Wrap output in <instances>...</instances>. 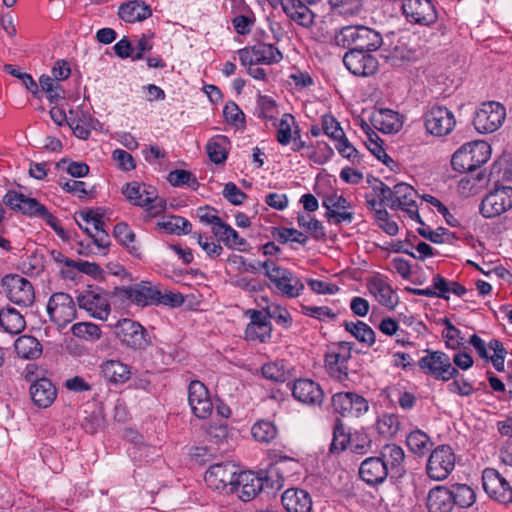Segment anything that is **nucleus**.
Instances as JSON below:
<instances>
[{"label":"nucleus","instance_id":"19","mask_svg":"<svg viewBox=\"0 0 512 512\" xmlns=\"http://www.w3.org/2000/svg\"><path fill=\"white\" fill-rule=\"evenodd\" d=\"M334 411L343 417H360L369 409L368 401L353 392H339L332 397Z\"/></svg>","mask_w":512,"mask_h":512},{"label":"nucleus","instance_id":"8","mask_svg":"<svg viewBox=\"0 0 512 512\" xmlns=\"http://www.w3.org/2000/svg\"><path fill=\"white\" fill-rule=\"evenodd\" d=\"M505 118V107L499 102L488 101L482 103L475 112L473 125L479 133H493L503 125Z\"/></svg>","mask_w":512,"mask_h":512},{"label":"nucleus","instance_id":"30","mask_svg":"<svg viewBox=\"0 0 512 512\" xmlns=\"http://www.w3.org/2000/svg\"><path fill=\"white\" fill-rule=\"evenodd\" d=\"M285 14L303 27H310L314 22V13L302 0H280Z\"/></svg>","mask_w":512,"mask_h":512},{"label":"nucleus","instance_id":"32","mask_svg":"<svg viewBox=\"0 0 512 512\" xmlns=\"http://www.w3.org/2000/svg\"><path fill=\"white\" fill-rule=\"evenodd\" d=\"M152 15V9L143 1H128L118 9V16L127 23L143 21Z\"/></svg>","mask_w":512,"mask_h":512},{"label":"nucleus","instance_id":"45","mask_svg":"<svg viewBox=\"0 0 512 512\" xmlns=\"http://www.w3.org/2000/svg\"><path fill=\"white\" fill-rule=\"evenodd\" d=\"M228 139L225 136L218 135L210 139L206 145V151L209 159L215 164H221L227 159Z\"/></svg>","mask_w":512,"mask_h":512},{"label":"nucleus","instance_id":"24","mask_svg":"<svg viewBox=\"0 0 512 512\" xmlns=\"http://www.w3.org/2000/svg\"><path fill=\"white\" fill-rule=\"evenodd\" d=\"M293 397L307 405H321L324 400V392L320 385L311 379H298L292 386Z\"/></svg>","mask_w":512,"mask_h":512},{"label":"nucleus","instance_id":"12","mask_svg":"<svg viewBox=\"0 0 512 512\" xmlns=\"http://www.w3.org/2000/svg\"><path fill=\"white\" fill-rule=\"evenodd\" d=\"M353 344L341 341L329 349L325 355V366L329 374L339 381L348 379L347 362L351 358Z\"/></svg>","mask_w":512,"mask_h":512},{"label":"nucleus","instance_id":"15","mask_svg":"<svg viewBox=\"0 0 512 512\" xmlns=\"http://www.w3.org/2000/svg\"><path fill=\"white\" fill-rule=\"evenodd\" d=\"M77 303L80 309L87 311L93 318L106 320L110 314L107 294L100 288H89L80 292L77 296Z\"/></svg>","mask_w":512,"mask_h":512},{"label":"nucleus","instance_id":"64","mask_svg":"<svg viewBox=\"0 0 512 512\" xmlns=\"http://www.w3.org/2000/svg\"><path fill=\"white\" fill-rule=\"evenodd\" d=\"M223 196L233 205H241L247 198V195L233 182L225 184Z\"/></svg>","mask_w":512,"mask_h":512},{"label":"nucleus","instance_id":"35","mask_svg":"<svg viewBox=\"0 0 512 512\" xmlns=\"http://www.w3.org/2000/svg\"><path fill=\"white\" fill-rule=\"evenodd\" d=\"M68 126L76 137L85 140L94 128V119L88 112L70 110Z\"/></svg>","mask_w":512,"mask_h":512},{"label":"nucleus","instance_id":"20","mask_svg":"<svg viewBox=\"0 0 512 512\" xmlns=\"http://www.w3.org/2000/svg\"><path fill=\"white\" fill-rule=\"evenodd\" d=\"M50 319L61 325L72 322L76 318V308L73 298L63 292L54 293L47 304Z\"/></svg>","mask_w":512,"mask_h":512},{"label":"nucleus","instance_id":"10","mask_svg":"<svg viewBox=\"0 0 512 512\" xmlns=\"http://www.w3.org/2000/svg\"><path fill=\"white\" fill-rule=\"evenodd\" d=\"M482 485L491 499L503 505L512 503V487L496 469L486 468L483 470Z\"/></svg>","mask_w":512,"mask_h":512},{"label":"nucleus","instance_id":"52","mask_svg":"<svg viewBox=\"0 0 512 512\" xmlns=\"http://www.w3.org/2000/svg\"><path fill=\"white\" fill-rule=\"evenodd\" d=\"M167 179L173 186L187 185L193 190H197V188L199 187V182L197 178L190 171L187 170L177 169L171 171L168 174Z\"/></svg>","mask_w":512,"mask_h":512},{"label":"nucleus","instance_id":"23","mask_svg":"<svg viewBox=\"0 0 512 512\" xmlns=\"http://www.w3.org/2000/svg\"><path fill=\"white\" fill-rule=\"evenodd\" d=\"M402 9L410 22L430 25L437 19L435 7L430 0H404Z\"/></svg>","mask_w":512,"mask_h":512},{"label":"nucleus","instance_id":"61","mask_svg":"<svg viewBox=\"0 0 512 512\" xmlns=\"http://www.w3.org/2000/svg\"><path fill=\"white\" fill-rule=\"evenodd\" d=\"M103 422L101 411L94 410L84 417L81 425L87 433L95 434L103 426Z\"/></svg>","mask_w":512,"mask_h":512},{"label":"nucleus","instance_id":"56","mask_svg":"<svg viewBox=\"0 0 512 512\" xmlns=\"http://www.w3.org/2000/svg\"><path fill=\"white\" fill-rule=\"evenodd\" d=\"M299 227L307 229L311 232L315 239H323L325 237L324 227L322 223L312 218L310 215L299 214L297 217Z\"/></svg>","mask_w":512,"mask_h":512},{"label":"nucleus","instance_id":"25","mask_svg":"<svg viewBox=\"0 0 512 512\" xmlns=\"http://www.w3.org/2000/svg\"><path fill=\"white\" fill-rule=\"evenodd\" d=\"M124 296L139 306L156 305L160 289L151 282L140 283L125 287Z\"/></svg>","mask_w":512,"mask_h":512},{"label":"nucleus","instance_id":"50","mask_svg":"<svg viewBox=\"0 0 512 512\" xmlns=\"http://www.w3.org/2000/svg\"><path fill=\"white\" fill-rule=\"evenodd\" d=\"M55 80L56 79L48 75H42L39 78V85L42 91L47 94V98L50 102H57L59 99L64 98V90Z\"/></svg>","mask_w":512,"mask_h":512},{"label":"nucleus","instance_id":"26","mask_svg":"<svg viewBox=\"0 0 512 512\" xmlns=\"http://www.w3.org/2000/svg\"><path fill=\"white\" fill-rule=\"evenodd\" d=\"M272 326L262 311L253 310L250 323L245 329V338L249 341L266 342L271 337Z\"/></svg>","mask_w":512,"mask_h":512},{"label":"nucleus","instance_id":"22","mask_svg":"<svg viewBox=\"0 0 512 512\" xmlns=\"http://www.w3.org/2000/svg\"><path fill=\"white\" fill-rule=\"evenodd\" d=\"M188 403L193 414L200 419L209 417L213 411L207 387L198 380H193L188 386Z\"/></svg>","mask_w":512,"mask_h":512},{"label":"nucleus","instance_id":"36","mask_svg":"<svg viewBox=\"0 0 512 512\" xmlns=\"http://www.w3.org/2000/svg\"><path fill=\"white\" fill-rule=\"evenodd\" d=\"M371 121L376 129L384 133L397 132L402 127L399 114L390 109H380L373 113Z\"/></svg>","mask_w":512,"mask_h":512},{"label":"nucleus","instance_id":"43","mask_svg":"<svg viewBox=\"0 0 512 512\" xmlns=\"http://www.w3.org/2000/svg\"><path fill=\"white\" fill-rule=\"evenodd\" d=\"M406 444L409 450L418 456H424L433 446L430 437L419 429L414 430L407 435Z\"/></svg>","mask_w":512,"mask_h":512},{"label":"nucleus","instance_id":"60","mask_svg":"<svg viewBox=\"0 0 512 512\" xmlns=\"http://www.w3.org/2000/svg\"><path fill=\"white\" fill-rule=\"evenodd\" d=\"M321 125L323 132L331 139L336 140L339 137H343L344 131L334 116L330 114L323 115Z\"/></svg>","mask_w":512,"mask_h":512},{"label":"nucleus","instance_id":"59","mask_svg":"<svg viewBox=\"0 0 512 512\" xmlns=\"http://www.w3.org/2000/svg\"><path fill=\"white\" fill-rule=\"evenodd\" d=\"M192 237L210 258H216L222 254V246L212 241L211 238H204L200 232H193Z\"/></svg>","mask_w":512,"mask_h":512},{"label":"nucleus","instance_id":"33","mask_svg":"<svg viewBox=\"0 0 512 512\" xmlns=\"http://www.w3.org/2000/svg\"><path fill=\"white\" fill-rule=\"evenodd\" d=\"M122 193L131 204L140 207L148 206L154 199V188L136 181L126 184Z\"/></svg>","mask_w":512,"mask_h":512},{"label":"nucleus","instance_id":"41","mask_svg":"<svg viewBox=\"0 0 512 512\" xmlns=\"http://www.w3.org/2000/svg\"><path fill=\"white\" fill-rule=\"evenodd\" d=\"M17 355L23 359H36L41 355L42 346L33 336L22 335L14 344Z\"/></svg>","mask_w":512,"mask_h":512},{"label":"nucleus","instance_id":"11","mask_svg":"<svg viewBox=\"0 0 512 512\" xmlns=\"http://www.w3.org/2000/svg\"><path fill=\"white\" fill-rule=\"evenodd\" d=\"M1 285L11 302L25 307L34 302V289L26 278L17 274L6 275L2 279Z\"/></svg>","mask_w":512,"mask_h":512},{"label":"nucleus","instance_id":"48","mask_svg":"<svg viewBox=\"0 0 512 512\" xmlns=\"http://www.w3.org/2000/svg\"><path fill=\"white\" fill-rule=\"evenodd\" d=\"M346 331L351 333L358 341L372 346L375 343V333L372 328L362 321L345 322Z\"/></svg>","mask_w":512,"mask_h":512},{"label":"nucleus","instance_id":"27","mask_svg":"<svg viewBox=\"0 0 512 512\" xmlns=\"http://www.w3.org/2000/svg\"><path fill=\"white\" fill-rule=\"evenodd\" d=\"M359 475L363 481L371 486L383 483L388 477V468L379 457L365 459L359 468Z\"/></svg>","mask_w":512,"mask_h":512},{"label":"nucleus","instance_id":"58","mask_svg":"<svg viewBox=\"0 0 512 512\" xmlns=\"http://www.w3.org/2000/svg\"><path fill=\"white\" fill-rule=\"evenodd\" d=\"M276 112V103L275 101L264 95H259L257 99V108L256 114L259 118L265 120H273L274 113Z\"/></svg>","mask_w":512,"mask_h":512},{"label":"nucleus","instance_id":"7","mask_svg":"<svg viewBox=\"0 0 512 512\" xmlns=\"http://www.w3.org/2000/svg\"><path fill=\"white\" fill-rule=\"evenodd\" d=\"M239 472V467L231 461L216 463L208 468L204 480L212 490L235 493V482Z\"/></svg>","mask_w":512,"mask_h":512},{"label":"nucleus","instance_id":"40","mask_svg":"<svg viewBox=\"0 0 512 512\" xmlns=\"http://www.w3.org/2000/svg\"><path fill=\"white\" fill-rule=\"evenodd\" d=\"M0 325L10 334H19L26 327L24 317L15 308H5L0 311Z\"/></svg>","mask_w":512,"mask_h":512},{"label":"nucleus","instance_id":"21","mask_svg":"<svg viewBox=\"0 0 512 512\" xmlns=\"http://www.w3.org/2000/svg\"><path fill=\"white\" fill-rule=\"evenodd\" d=\"M427 131L435 136L449 134L455 124L454 114L444 106H434L424 116Z\"/></svg>","mask_w":512,"mask_h":512},{"label":"nucleus","instance_id":"49","mask_svg":"<svg viewBox=\"0 0 512 512\" xmlns=\"http://www.w3.org/2000/svg\"><path fill=\"white\" fill-rule=\"evenodd\" d=\"M350 441V435L345 432L343 423L340 419H337L333 429V439L329 449L330 452L332 454H338L344 451Z\"/></svg>","mask_w":512,"mask_h":512},{"label":"nucleus","instance_id":"51","mask_svg":"<svg viewBox=\"0 0 512 512\" xmlns=\"http://www.w3.org/2000/svg\"><path fill=\"white\" fill-rule=\"evenodd\" d=\"M74 336L88 341L98 340L101 336L100 328L91 322L76 323L71 327Z\"/></svg>","mask_w":512,"mask_h":512},{"label":"nucleus","instance_id":"55","mask_svg":"<svg viewBox=\"0 0 512 512\" xmlns=\"http://www.w3.org/2000/svg\"><path fill=\"white\" fill-rule=\"evenodd\" d=\"M274 238H276L281 243H287L288 241H293L305 245L308 241V237L305 236L302 232L294 229V228H274L272 232Z\"/></svg>","mask_w":512,"mask_h":512},{"label":"nucleus","instance_id":"34","mask_svg":"<svg viewBox=\"0 0 512 512\" xmlns=\"http://www.w3.org/2000/svg\"><path fill=\"white\" fill-rule=\"evenodd\" d=\"M454 506L449 488L437 486L429 491L427 497L429 512H451Z\"/></svg>","mask_w":512,"mask_h":512},{"label":"nucleus","instance_id":"6","mask_svg":"<svg viewBox=\"0 0 512 512\" xmlns=\"http://www.w3.org/2000/svg\"><path fill=\"white\" fill-rule=\"evenodd\" d=\"M418 366L425 374L436 380L449 381L459 375L449 356L442 351L426 350V355L419 359Z\"/></svg>","mask_w":512,"mask_h":512},{"label":"nucleus","instance_id":"28","mask_svg":"<svg viewBox=\"0 0 512 512\" xmlns=\"http://www.w3.org/2000/svg\"><path fill=\"white\" fill-rule=\"evenodd\" d=\"M281 501L287 512H311L312 510V497L304 489H287L282 494Z\"/></svg>","mask_w":512,"mask_h":512},{"label":"nucleus","instance_id":"38","mask_svg":"<svg viewBox=\"0 0 512 512\" xmlns=\"http://www.w3.org/2000/svg\"><path fill=\"white\" fill-rule=\"evenodd\" d=\"M101 373L103 377L111 383H124L130 378V368L118 361L107 360L101 365Z\"/></svg>","mask_w":512,"mask_h":512},{"label":"nucleus","instance_id":"39","mask_svg":"<svg viewBox=\"0 0 512 512\" xmlns=\"http://www.w3.org/2000/svg\"><path fill=\"white\" fill-rule=\"evenodd\" d=\"M369 290L383 306L393 309L398 303V297L391 286L381 279L371 281Z\"/></svg>","mask_w":512,"mask_h":512},{"label":"nucleus","instance_id":"54","mask_svg":"<svg viewBox=\"0 0 512 512\" xmlns=\"http://www.w3.org/2000/svg\"><path fill=\"white\" fill-rule=\"evenodd\" d=\"M399 428V418L394 414H384L377 421V430L385 437L394 436L398 432Z\"/></svg>","mask_w":512,"mask_h":512},{"label":"nucleus","instance_id":"42","mask_svg":"<svg viewBox=\"0 0 512 512\" xmlns=\"http://www.w3.org/2000/svg\"><path fill=\"white\" fill-rule=\"evenodd\" d=\"M114 237L124 245L130 254L137 258H141L142 251L136 244V236L126 223L120 222L115 225L113 230Z\"/></svg>","mask_w":512,"mask_h":512},{"label":"nucleus","instance_id":"63","mask_svg":"<svg viewBox=\"0 0 512 512\" xmlns=\"http://www.w3.org/2000/svg\"><path fill=\"white\" fill-rule=\"evenodd\" d=\"M302 313L320 321H326L327 319L333 320L337 316L336 313L327 306H302Z\"/></svg>","mask_w":512,"mask_h":512},{"label":"nucleus","instance_id":"17","mask_svg":"<svg viewBox=\"0 0 512 512\" xmlns=\"http://www.w3.org/2000/svg\"><path fill=\"white\" fill-rule=\"evenodd\" d=\"M115 335L124 345L135 350L145 349L149 345L145 328L140 323L128 318L117 322Z\"/></svg>","mask_w":512,"mask_h":512},{"label":"nucleus","instance_id":"57","mask_svg":"<svg viewBox=\"0 0 512 512\" xmlns=\"http://www.w3.org/2000/svg\"><path fill=\"white\" fill-rule=\"evenodd\" d=\"M262 373L266 379L275 382H285L288 379V372L285 370L284 365L281 362L265 364L262 367Z\"/></svg>","mask_w":512,"mask_h":512},{"label":"nucleus","instance_id":"14","mask_svg":"<svg viewBox=\"0 0 512 512\" xmlns=\"http://www.w3.org/2000/svg\"><path fill=\"white\" fill-rule=\"evenodd\" d=\"M417 191L407 183H398L393 187L389 202L387 205L391 209H401L405 211L408 216L424 225L418 210L416 209Z\"/></svg>","mask_w":512,"mask_h":512},{"label":"nucleus","instance_id":"9","mask_svg":"<svg viewBox=\"0 0 512 512\" xmlns=\"http://www.w3.org/2000/svg\"><path fill=\"white\" fill-rule=\"evenodd\" d=\"M456 456L449 445H439L429 455L426 472L430 479L445 480L455 467Z\"/></svg>","mask_w":512,"mask_h":512},{"label":"nucleus","instance_id":"47","mask_svg":"<svg viewBox=\"0 0 512 512\" xmlns=\"http://www.w3.org/2000/svg\"><path fill=\"white\" fill-rule=\"evenodd\" d=\"M251 433L256 441L270 443L277 437L278 429L273 422L260 420L252 426Z\"/></svg>","mask_w":512,"mask_h":512},{"label":"nucleus","instance_id":"5","mask_svg":"<svg viewBox=\"0 0 512 512\" xmlns=\"http://www.w3.org/2000/svg\"><path fill=\"white\" fill-rule=\"evenodd\" d=\"M264 270L265 276L273 283L279 294L289 299L299 297L305 285L294 273L289 269L276 265L274 262L267 260L259 263Z\"/></svg>","mask_w":512,"mask_h":512},{"label":"nucleus","instance_id":"37","mask_svg":"<svg viewBox=\"0 0 512 512\" xmlns=\"http://www.w3.org/2000/svg\"><path fill=\"white\" fill-rule=\"evenodd\" d=\"M211 232L218 242H222L229 249L240 248L248 244L244 238L240 237L234 228L224 221L217 227H212Z\"/></svg>","mask_w":512,"mask_h":512},{"label":"nucleus","instance_id":"53","mask_svg":"<svg viewBox=\"0 0 512 512\" xmlns=\"http://www.w3.org/2000/svg\"><path fill=\"white\" fill-rule=\"evenodd\" d=\"M296 124L295 118L289 113H285L277 125V141L281 145H288L292 140V128Z\"/></svg>","mask_w":512,"mask_h":512},{"label":"nucleus","instance_id":"4","mask_svg":"<svg viewBox=\"0 0 512 512\" xmlns=\"http://www.w3.org/2000/svg\"><path fill=\"white\" fill-rule=\"evenodd\" d=\"M491 156L490 145L476 140L462 145L452 156L451 165L460 173L472 172L486 163Z\"/></svg>","mask_w":512,"mask_h":512},{"label":"nucleus","instance_id":"46","mask_svg":"<svg viewBox=\"0 0 512 512\" xmlns=\"http://www.w3.org/2000/svg\"><path fill=\"white\" fill-rule=\"evenodd\" d=\"M161 230L168 234H189L192 232V224L184 217L170 216L169 218L158 222Z\"/></svg>","mask_w":512,"mask_h":512},{"label":"nucleus","instance_id":"31","mask_svg":"<svg viewBox=\"0 0 512 512\" xmlns=\"http://www.w3.org/2000/svg\"><path fill=\"white\" fill-rule=\"evenodd\" d=\"M56 394V388L47 378L38 379L30 387L31 399L41 408L49 407L54 402Z\"/></svg>","mask_w":512,"mask_h":512},{"label":"nucleus","instance_id":"1","mask_svg":"<svg viewBox=\"0 0 512 512\" xmlns=\"http://www.w3.org/2000/svg\"><path fill=\"white\" fill-rule=\"evenodd\" d=\"M283 475L280 474L279 463H272L266 471L259 474L253 472H239L235 482V492L239 494V498L248 502L255 498L263 489L264 482L272 488L281 487Z\"/></svg>","mask_w":512,"mask_h":512},{"label":"nucleus","instance_id":"16","mask_svg":"<svg viewBox=\"0 0 512 512\" xmlns=\"http://www.w3.org/2000/svg\"><path fill=\"white\" fill-rule=\"evenodd\" d=\"M512 208V187L501 186L487 194L481 204L480 213L485 218L500 216Z\"/></svg>","mask_w":512,"mask_h":512},{"label":"nucleus","instance_id":"2","mask_svg":"<svg viewBox=\"0 0 512 512\" xmlns=\"http://www.w3.org/2000/svg\"><path fill=\"white\" fill-rule=\"evenodd\" d=\"M334 42L337 46L350 49L376 51L383 39L379 32L362 25H349L336 32Z\"/></svg>","mask_w":512,"mask_h":512},{"label":"nucleus","instance_id":"3","mask_svg":"<svg viewBox=\"0 0 512 512\" xmlns=\"http://www.w3.org/2000/svg\"><path fill=\"white\" fill-rule=\"evenodd\" d=\"M3 202L6 206L16 212H20L30 217H39L43 219L58 235L62 236L64 234V229L59 224L58 219L53 216L37 199L27 197L26 195L14 190H10L4 195Z\"/></svg>","mask_w":512,"mask_h":512},{"label":"nucleus","instance_id":"44","mask_svg":"<svg viewBox=\"0 0 512 512\" xmlns=\"http://www.w3.org/2000/svg\"><path fill=\"white\" fill-rule=\"evenodd\" d=\"M454 505L461 508H468L476 501L475 491L466 484L455 483L449 487Z\"/></svg>","mask_w":512,"mask_h":512},{"label":"nucleus","instance_id":"18","mask_svg":"<svg viewBox=\"0 0 512 512\" xmlns=\"http://www.w3.org/2000/svg\"><path fill=\"white\" fill-rule=\"evenodd\" d=\"M370 52L368 50L350 49L344 54L343 63L356 76H372L377 72L379 64Z\"/></svg>","mask_w":512,"mask_h":512},{"label":"nucleus","instance_id":"29","mask_svg":"<svg viewBox=\"0 0 512 512\" xmlns=\"http://www.w3.org/2000/svg\"><path fill=\"white\" fill-rule=\"evenodd\" d=\"M378 457L384 462L392 477H401L405 473L403 467L405 453L400 446L393 443L386 444L382 447Z\"/></svg>","mask_w":512,"mask_h":512},{"label":"nucleus","instance_id":"62","mask_svg":"<svg viewBox=\"0 0 512 512\" xmlns=\"http://www.w3.org/2000/svg\"><path fill=\"white\" fill-rule=\"evenodd\" d=\"M223 115L227 123L234 126L242 125L245 120L244 113L235 102H228L225 105Z\"/></svg>","mask_w":512,"mask_h":512},{"label":"nucleus","instance_id":"13","mask_svg":"<svg viewBox=\"0 0 512 512\" xmlns=\"http://www.w3.org/2000/svg\"><path fill=\"white\" fill-rule=\"evenodd\" d=\"M239 59L243 66L247 65H271L279 63L283 55L273 44L257 43L238 51Z\"/></svg>","mask_w":512,"mask_h":512}]
</instances>
